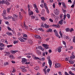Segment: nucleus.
Wrapping results in <instances>:
<instances>
[{"label":"nucleus","instance_id":"nucleus-1","mask_svg":"<svg viewBox=\"0 0 75 75\" xmlns=\"http://www.w3.org/2000/svg\"><path fill=\"white\" fill-rule=\"evenodd\" d=\"M13 17H11V18H13L12 21H16V20L17 19V18H18V16H17V15L14 14L13 15Z\"/></svg>","mask_w":75,"mask_h":75},{"label":"nucleus","instance_id":"nucleus-2","mask_svg":"<svg viewBox=\"0 0 75 75\" xmlns=\"http://www.w3.org/2000/svg\"><path fill=\"white\" fill-rule=\"evenodd\" d=\"M41 27H43V28H48L50 27V26L48 25H47V24H44V25H43V23H42V24L41 25Z\"/></svg>","mask_w":75,"mask_h":75},{"label":"nucleus","instance_id":"nucleus-3","mask_svg":"<svg viewBox=\"0 0 75 75\" xmlns=\"http://www.w3.org/2000/svg\"><path fill=\"white\" fill-rule=\"evenodd\" d=\"M54 32L55 33V34L57 37H58L59 38H61V37L58 35V31L56 30H54Z\"/></svg>","mask_w":75,"mask_h":75},{"label":"nucleus","instance_id":"nucleus-4","mask_svg":"<svg viewBox=\"0 0 75 75\" xmlns=\"http://www.w3.org/2000/svg\"><path fill=\"white\" fill-rule=\"evenodd\" d=\"M54 13L55 14V15L57 16V15H58V14H59V12L58 10L56 9L54 11Z\"/></svg>","mask_w":75,"mask_h":75},{"label":"nucleus","instance_id":"nucleus-5","mask_svg":"<svg viewBox=\"0 0 75 75\" xmlns=\"http://www.w3.org/2000/svg\"><path fill=\"white\" fill-rule=\"evenodd\" d=\"M42 45L45 48V49H48L50 47H49V46L48 45H45V44H43Z\"/></svg>","mask_w":75,"mask_h":75},{"label":"nucleus","instance_id":"nucleus-6","mask_svg":"<svg viewBox=\"0 0 75 75\" xmlns=\"http://www.w3.org/2000/svg\"><path fill=\"white\" fill-rule=\"evenodd\" d=\"M61 67V64H60L56 63L55 64V67L56 68H59Z\"/></svg>","mask_w":75,"mask_h":75},{"label":"nucleus","instance_id":"nucleus-7","mask_svg":"<svg viewBox=\"0 0 75 75\" xmlns=\"http://www.w3.org/2000/svg\"><path fill=\"white\" fill-rule=\"evenodd\" d=\"M62 5L64 8L66 9V8H67V6H66V5H65V4L64 3V2H62Z\"/></svg>","mask_w":75,"mask_h":75},{"label":"nucleus","instance_id":"nucleus-8","mask_svg":"<svg viewBox=\"0 0 75 75\" xmlns=\"http://www.w3.org/2000/svg\"><path fill=\"white\" fill-rule=\"evenodd\" d=\"M49 64L50 68H51V65H52V62L51 61V60H49Z\"/></svg>","mask_w":75,"mask_h":75},{"label":"nucleus","instance_id":"nucleus-9","mask_svg":"<svg viewBox=\"0 0 75 75\" xmlns=\"http://www.w3.org/2000/svg\"><path fill=\"white\" fill-rule=\"evenodd\" d=\"M21 12H19V19L20 20H21L23 18V16L22 15H21Z\"/></svg>","mask_w":75,"mask_h":75},{"label":"nucleus","instance_id":"nucleus-10","mask_svg":"<svg viewBox=\"0 0 75 75\" xmlns=\"http://www.w3.org/2000/svg\"><path fill=\"white\" fill-rule=\"evenodd\" d=\"M64 39H66V40H69V37L68 36H66V35L64 36L63 37Z\"/></svg>","mask_w":75,"mask_h":75},{"label":"nucleus","instance_id":"nucleus-11","mask_svg":"<svg viewBox=\"0 0 75 75\" xmlns=\"http://www.w3.org/2000/svg\"><path fill=\"white\" fill-rule=\"evenodd\" d=\"M18 39L21 42H24V40L23 39V38H18Z\"/></svg>","mask_w":75,"mask_h":75},{"label":"nucleus","instance_id":"nucleus-12","mask_svg":"<svg viewBox=\"0 0 75 75\" xmlns=\"http://www.w3.org/2000/svg\"><path fill=\"white\" fill-rule=\"evenodd\" d=\"M35 37L36 38H38L39 39H41V38L40 37V35H35Z\"/></svg>","mask_w":75,"mask_h":75},{"label":"nucleus","instance_id":"nucleus-13","mask_svg":"<svg viewBox=\"0 0 75 75\" xmlns=\"http://www.w3.org/2000/svg\"><path fill=\"white\" fill-rule=\"evenodd\" d=\"M28 43H29L30 45L33 44V41L31 40H29L28 41Z\"/></svg>","mask_w":75,"mask_h":75},{"label":"nucleus","instance_id":"nucleus-14","mask_svg":"<svg viewBox=\"0 0 75 75\" xmlns=\"http://www.w3.org/2000/svg\"><path fill=\"white\" fill-rule=\"evenodd\" d=\"M36 52H37V54H38V55H41V52H40V51H39V50H36Z\"/></svg>","mask_w":75,"mask_h":75},{"label":"nucleus","instance_id":"nucleus-15","mask_svg":"<svg viewBox=\"0 0 75 75\" xmlns=\"http://www.w3.org/2000/svg\"><path fill=\"white\" fill-rule=\"evenodd\" d=\"M26 61H27V59L25 58H23L22 59V62H25Z\"/></svg>","mask_w":75,"mask_h":75},{"label":"nucleus","instance_id":"nucleus-16","mask_svg":"<svg viewBox=\"0 0 75 75\" xmlns=\"http://www.w3.org/2000/svg\"><path fill=\"white\" fill-rule=\"evenodd\" d=\"M61 48H62V47H59L58 48V51L59 52H60L61 51Z\"/></svg>","mask_w":75,"mask_h":75},{"label":"nucleus","instance_id":"nucleus-17","mask_svg":"<svg viewBox=\"0 0 75 75\" xmlns=\"http://www.w3.org/2000/svg\"><path fill=\"white\" fill-rule=\"evenodd\" d=\"M17 50H15V51H13V50H12L11 51V52L12 54H15V53H16V52H17Z\"/></svg>","mask_w":75,"mask_h":75},{"label":"nucleus","instance_id":"nucleus-18","mask_svg":"<svg viewBox=\"0 0 75 75\" xmlns=\"http://www.w3.org/2000/svg\"><path fill=\"white\" fill-rule=\"evenodd\" d=\"M11 17H12V16H8L7 17H5L4 19H6V20H8V19H11Z\"/></svg>","mask_w":75,"mask_h":75},{"label":"nucleus","instance_id":"nucleus-19","mask_svg":"<svg viewBox=\"0 0 75 75\" xmlns=\"http://www.w3.org/2000/svg\"><path fill=\"white\" fill-rule=\"evenodd\" d=\"M2 16L4 17V18H5V17H6V13H3L2 14Z\"/></svg>","mask_w":75,"mask_h":75},{"label":"nucleus","instance_id":"nucleus-20","mask_svg":"<svg viewBox=\"0 0 75 75\" xmlns=\"http://www.w3.org/2000/svg\"><path fill=\"white\" fill-rule=\"evenodd\" d=\"M23 26L25 29H28V26H26L25 23H24Z\"/></svg>","mask_w":75,"mask_h":75},{"label":"nucleus","instance_id":"nucleus-21","mask_svg":"<svg viewBox=\"0 0 75 75\" xmlns=\"http://www.w3.org/2000/svg\"><path fill=\"white\" fill-rule=\"evenodd\" d=\"M5 4H6L7 6H8V5H10V4L7 1H6L5 2Z\"/></svg>","mask_w":75,"mask_h":75},{"label":"nucleus","instance_id":"nucleus-22","mask_svg":"<svg viewBox=\"0 0 75 75\" xmlns=\"http://www.w3.org/2000/svg\"><path fill=\"white\" fill-rule=\"evenodd\" d=\"M28 14L30 16H31V15H33V11H30V12H29V13Z\"/></svg>","mask_w":75,"mask_h":75},{"label":"nucleus","instance_id":"nucleus-23","mask_svg":"<svg viewBox=\"0 0 75 75\" xmlns=\"http://www.w3.org/2000/svg\"><path fill=\"white\" fill-rule=\"evenodd\" d=\"M63 21V20H61L59 22V24H62V25L63 23H62Z\"/></svg>","mask_w":75,"mask_h":75},{"label":"nucleus","instance_id":"nucleus-24","mask_svg":"<svg viewBox=\"0 0 75 75\" xmlns=\"http://www.w3.org/2000/svg\"><path fill=\"white\" fill-rule=\"evenodd\" d=\"M69 61L71 64H73L74 62H73L72 60H69Z\"/></svg>","mask_w":75,"mask_h":75},{"label":"nucleus","instance_id":"nucleus-25","mask_svg":"<svg viewBox=\"0 0 75 75\" xmlns=\"http://www.w3.org/2000/svg\"><path fill=\"white\" fill-rule=\"evenodd\" d=\"M75 58V56L74 55H72V56H71V57H70V59H73Z\"/></svg>","mask_w":75,"mask_h":75},{"label":"nucleus","instance_id":"nucleus-26","mask_svg":"<svg viewBox=\"0 0 75 75\" xmlns=\"http://www.w3.org/2000/svg\"><path fill=\"white\" fill-rule=\"evenodd\" d=\"M5 53H6V54L5 55H9L10 54V52H5Z\"/></svg>","mask_w":75,"mask_h":75},{"label":"nucleus","instance_id":"nucleus-27","mask_svg":"<svg viewBox=\"0 0 75 75\" xmlns=\"http://www.w3.org/2000/svg\"><path fill=\"white\" fill-rule=\"evenodd\" d=\"M9 63L8 62H6L4 63V65L5 66H6V65H8Z\"/></svg>","mask_w":75,"mask_h":75},{"label":"nucleus","instance_id":"nucleus-28","mask_svg":"<svg viewBox=\"0 0 75 75\" xmlns=\"http://www.w3.org/2000/svg\"><path fill=\"white\" fill-rule=\"evenodd\" d=\"M22 71L24 72H27V69H22Z\"/></svg>","mask_w":75,"mask_h":75},{"label":"nucleus","instance_id":"nucleus-29","mask_svg":"<svg viewBox=\"0 0 75 75\" xmlns=\"http://www.w3.org/2000/svg\"><path fill=\"white\" fill-rule=\"evenodd\" d=\"M52 27H55L56 28H57V27H58V25L53 24L52 25Z\"/></svg>","mask_w":75,"mask_h":75},{"label":"nucleus","instance_id":"nucleus-30","mask_svg":"<svg viewBox=\"0 0 75 75\" xmlns=\"http://www.w3.org/2000/svg\"><path fill=\"white\" fill-rule=\"evenodd\" d=\"M5 3H6V2L3 0H2L1 1L0 4H4V3L5 4Z\"/></svg>","mask_w":75,"mask_h":75},{"label":"nucleus","instance_id":"nucleus-31","mask_svg":"<svg viewBox=\"0 0 75 75\" xmlns=\"http://www.w3.org/2000/svg\"><path fill=\"white\" fill-rule=\"evenodd\" d=\"M65 30H66V32H68V31H69V30H70V29L69 28H66V29H65Z\"/></svg>","mask_w":75,"mask_h":75},{"label":"nucleus","instance_id":"nucleus-32","mask_svg":"<svg viewBox=\"0 0 75 75\" xmlns=\"http://www.w3.org/2000/svg\"><path fill=\"white\" fill-rule=\"evenodd\" d=\"M35 69L36 70H38V69H39V67L38 66H36Z\"/></svg>","mask_w":75,"mask_h":75},{"label":"nucleus","instance_id":"nucleus-33","mask_svg":"<svg viewBox=\"0 0 75 75\" xmlns=\"http://www.w3.org/2000/svg\"><path fill=\"white\" fill-rule=\"evenodd\" d=\"M38 30H40V31H44V30L42 28H39Z\"/></svg>","mask_w":75,"mask_h":75},{"label":"nucleus","instance_id":"nucleus-34","mask_svg":"<svg viewBox=\"0 0 75 75\" xmlns=\"http://www.w3.org/2000/svg\"><path fill=\"white\" fill-rule=\"evenodd\" d=\"M0 47H4V44H3L1 43H0Z\"/></svg>","mask_w":75,"mask_h":75},{"label":"nucleus","instance_id":"nucleus-35","mask_svg":"<svg viewBox=\"0 0 75 75\" xmlns=\"http://www.w3.org/2000/svg\"><path fill=\"white\" fill-rule=\"evenodd\" d=\"M59 33L61 35V37L62 38H63V37H62V33H61V31H60L59 32Z\"/></svg>","mask_w":75,"mask_h":75},{"label":"nucleus","instance_id":"nucleus-36","mask_svg":"<svg viewBox=\"0 0 75 75\" xmlns=\"http://www.w3.org/2000/svg\"><path fill=\"white\" fill-rule=\"evenodd\" d=\"M16 43H18V41H16V40H15L13 42V44H16Z\"/></svg>","mask_w":75,"mask_h":75},{"label":"nucleus","instance_id":"nucleus-37","mask_svg":"<svg viewBox=\"0 0 75 75\" xmlns=\"http://www.w3.org/2000/svg\"><path fill=\"white\" fill-rule=\"evenodd\" d=\"M67 16L68 18H70V15L69 14H67Z\"/></svg>","mask_w":75,"mask_h":75},{"label":"nucleus","instance_id":"nucleus-38","mask_svg":"<svg viewBox=\"0 0 75 75\" xmlns=\"http://www.w3.org/2000/svg\"><path fill=\"white\" fill-rule=\"evenodd\" d=\"M52 30L51 29H49V30L47 31V32H52Z\"/></svg>","mask_w":75,"mask_h":75},{"label":"nucleus","instance_id":"nucleus-39","mask_svg":"<svg viewBox=\"0 0 75 75\" xmlns=\"http://www.w3.org/2000/svg\"><path fill=\"white\" fill-rule=\"evenodd\" d=\"M41 19L42 20H44V21H45V18L43 17H42L41 18Z\"/></svg>","mask_w":75,"mask_h":75},{"label":"nucleus","instance_id":"nucleus-40","mask_svg":"<svg viewBox=\"0 0 75 75\" xmlns=\"http://www.w3.org/2000/svg\"><path fill=\"white\" fill-rule=\"evenodd\" d=\"M63 43L64 45H65V47H66V42L64 41H63Z\"/></svg>","mask_w":75,"mask_h":75},{"label":"nucleus","instance_id":"nucleus-41","mask_svg":"<svg viewBox=\"0 0 75 75\" xmlns=\"http://www.w3.org/2000/svg\"><path fill=\"white\" fill-rule=\"evenodd\" d=\"M73 41L74 42H75V36L73 37Z\"/></svg>","mask_w":75,"mask_h":75},{"label":"nucleus","instance_id":"nucleus-42","mask_svg":"<svg viewBox=\"0 0 75 75\" xmlns=\"http://www.w3.org/2000/svg\"><path fill=\"white\" fill-rule=\"evenodd\" d=\"M7 28L8 29V30H9V31H11V29L9 27H8Z\"/></svg>","mask_w":75,"mask_h":75},{"label":"nucleus","instance_id":"nucleus-43","mask_svg":"<svg viewBox=\"0 0 75 75\" xmlns=\"http://www.w3.org/2000/svg\"><path fill=\"white\" fill-rule=\"evenodd\" d=\"M35 59H40V58H39V57H35Z\"/></svg>","mask_w":75,"mask_h":75},{"label":"nucleus","instance_id":"nucleus-44","mask_svg":"<svg viewBox=\"0 0 75 75\" xmlns=\"http://www.w3.org/2000/svg\"><path fill=\"white\" fill-rule=\"evenodd\" d=\"M23 37H27V35L26 34H24L23 35Z\"/></svg>","mask_w":75,"mask_h":75},{"label":"nucleus","instance_id":"nucleus-45","mask_svg":"<svg viewBox=\"0 0 75 75\" xmlns=\"http://www.w3.org/2000/svg\"><path fill=\"white\" fill-rule=\"evenodd\" d=\"M70 32H72V31H74V29L73 28H71L70 30Z\"/></svg>","mask_w":75,"mask_h":75},{"label":"nucleus","instance_id":"nucleus-46","mask_svg":"<svg viewBox=\"0 0 75 75\" xmlns=\"http://www.w3.org/2000/svg\"><path fill=\"white\" fill-rule=\"evenodd\" d=\"M47 59H48V61H50V60H51V59H50V56H48L47 58Z\"/></svg>","mask_w":75,"mask_h":75},{"label":"nucleus","instance_id":"nucleus-47","mask_svg":"<svg viewBox=\"0 0 75 75\" xmlns=\"http://www.w3.org/2000/svg\"><path fill=\"white\" fill-rule=\"evenodd\" d=\"M11 9V8H9L8 9L7 11L8 12V13L9 12H10V10Z\"/></svg>","mask_w":75,"mask_h":75},{"label":"nucleus","instance_id":"nucleus-48","mask_svg":"<svg viewBox=\"0 0 75 75\" xmlns=\"http://www.w3.org/2000/svg\"><path fill=\"white\" fill-rule=\"evenodd\" d=\"M38 48L39 49H40V50H42V47L40 46H38Z\"/></svg>","mask_w":75,"mask_h":75},{"label":"nucleus","instance_id":"nucleus-49","mask_svg":"<svg viewBox=\"0 0 75 75\" xmlns=\"http://www.w3.org/2000/svg\"><path fill=\"white\" fill-rule=\"evenodd\" d=\"M47 73H49V72L50 71V69H48L47 70Z\"/></svg>","mask_w":75,"mask_h":75},{"label":"nucleus","instance_id":"nucleus-50","mask_svg":"<svg viewBox=\"0 0 75 75\" xmlns=\"http://www.w3.org/2000/svg\"><path fill=\"white\" fill-rule=\"evenodd\" d=\"M62 11H63V12H64V13H66V12H67V11H66V10H65V9H62Z\"/></svg>","mask_w":75,"mask_h":75},{"label":"nucleus","instance_id":"nucleus-51","mask_svg":"<svg viewBox=\"0 0 75 75\" xmlns=\"http://www.w3.org/2000/svg\"><path fill=\"white\" fill-rule=\"evenodd\" d=\"M49 20H50V21L51 22H52V23L53 22V20L52 19H50Z\"/></svg>","mask_w":75,"mask_h":75},{"label":"nucleus","instance_id":"nucleus-52","mask_svg":"<svg viewBox=\"0 0 75 75\" xmlns=\"http://www.w3.org/2000/svg\"><path fill=\"white\" fill-rule=\"evenodd\" d=\"M31 17L33 19H34L35 18V16H32Z\"/></svg>","mask_w":75,"mask_h":75},{"label":"nucleus","instance_id":"nucleus-53","mask_svg":"<svg viewBox=\"0 0 75 75\" xmlns=\"http://www.w3.org/2000/svg\"><path fill=\"white\" fill-rule=\"evenodd\" d=\"M65 75H69L67 72L65 71Z\"/></svg>","mask_w":75,"mask_h":75},{"label":"nucleus","instance_id":"nucleus-54","mask_svg":"<svg viewBox=\"0 0 75 75\" xmlns=\"http://www.w3.org/2000/svg\"><path fill=\"white\" fill-rule=\"evenodd\" d=\"M23 38V39L25 40V41H26V40H28V39L24 38Z\"/></svg>","mask_w":75,"mask_h":75},{"label":"nucleus","instance_id":"nucleus-55","mask_svg":"<svg viewBox=\"0 0 75 75\" xmlns=\"http://www.w3.org/2000/svg\"><path fill=\"white\" fill-rule=\"evenodd\" d=\"M12 35H13L12 34V33H9L8 35H9V36H10V35H11V36Z\"/></svg>","mask_w":75,"mask_h":75},{"label":"nucleus","instance_id":"nucleus-56","mask_svg":"<svg viewBox=\"0 0 75 75\" xmlns=\"http://www.w3.org/2000/svg\"><path fill=\"white\" fill-rule=\"evenodd\" d=\"M53 8H54L55 7V3H54L53 4Z\"/></svg>","mask_w":75,"mask_h":75},{"label":"nucleus","instance_id":"nucleus-57","mask_svg":"<svg viewBox=\"0 0 75 75\" xmlns=\"http://www.w3.org/2000/svg\"><path fill=\"white\" fill-rule=\"evenodd\" d=\"M25 64H30V62H26Z\"/></svg>","mask_w":75,"mask_h":75},{"label":"nucleus","instance_id":"nucleus-58","mask_svg":"<svg viewBox=\"0 0 75 75\" xmlns=\"http://www.w3.org/2000/svg\"><path fill=\"white\" fill-rule=\"evenodd\" d=\"M45 62H44L42 64V65L43 67H44L45 66Z\"/></svg>","mask_w":75,"mask_h":75},{"label":"nucleus","instance_id":"nucleus-59","mask_svg":"<svg viewBox=\"0 0 75 75\" xmlns=\"http://www.w3.org/2000/svg\"><path fill=\"white\" fill-rule=\"evenodd\" d=\"M21 11L22 12H24V10H23V9H21Z\"/></svg>","mask_w":75,"mask_h":75},{"label":"nucleus","instance_id":"nucleus-60","mask_svg":"<svg viewBox=\"0 0 75 75\" xmlns=\"http://www.w3.org/2000/svg\"><path fill=\"white\" fill-rule=\"evenodd\" d=\"M59 75H62V73L61 72H59Z\"/></svg>","mask_w":75,"mask_h":75},{"label":"nucleus","instance_id":"nucleus-61","mask_svg":"<svg viewBox=\"0 0 75 75\" xmlns=\"http://www.w3.org/2000/svg\"><path fill=\"white\" fill-rule=\"evenodd\" d=\"M33 6H34V7H35V8L37 7V5H36V4H34Z\"/></svg>","mask_w":75,"mask_h":75},{"label":"nucleus","instance_id":"nucleus-62","mask_svg":"<svg viewBox=\"0 0 75 75\" xmlns=\"http://www.w3.org/2000/svg\"><path fill=\"white\" fill-rule=\"evenodd\" d=\"M3 13H6V10H4Z\"/></svg>","mask_w":75,"mask_h":75},{"label":"nucleus","instance_id":"nucleus-63","mask_svg":"<svg viewBox=\"0 0 75 75\" xmlns=\"http://www.w3.org/2000/svg\"><path fill=\"white\" fill-rule=\"evenodd\" d=\"M6 24L8 25H9V23H8V22H6Z\"/></svg>","mask_w":75,"mask_h":75},{"label":"nucleus","instance_id":"nucleus-64","mask_svg":"<svg viewBox=\"0 0 75 75\" xmlns=\"http://www.w3.org/2000/svg\"><path fill=\"white\" fill-rule=\"evenodd\" d=\"M27 57H28V58H31V56H27Z\"/></svg>","mask_w":75,"mask_h":75}]
</instances>
